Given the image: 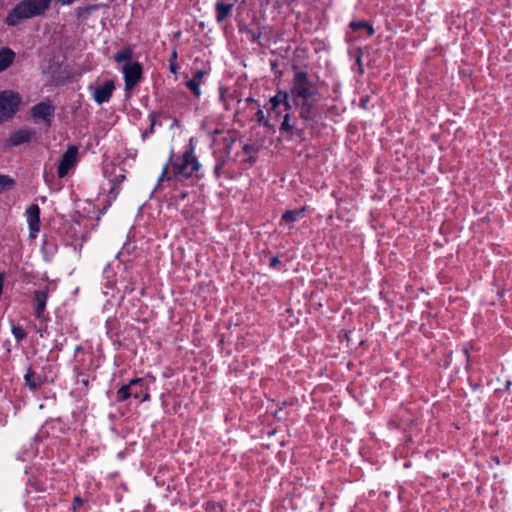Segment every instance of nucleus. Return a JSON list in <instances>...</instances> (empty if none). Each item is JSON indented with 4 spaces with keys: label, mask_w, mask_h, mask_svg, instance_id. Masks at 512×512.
I'll list each match as a JSON object with an SVG mask.
<instances>
[{
    "label": "nucleus",
    "mask_w": 512,
    "mask_h": 512,
    "mask_svg": "<svg viewBox=\"0 0 512 512\" xmlns=\"http://www.w3.org/2000/svg\"><path fill=\"white\" fill-rule=\"evenodd\" d=\"M304 211V208L298 210H287L282 214V222L291 228L294 222L302 218Z\"/></svg>",
    "instance_id": "a211bd4d"
},
{
    "label": "nucleus",
    "mask_w": 512,
    "mask_h": 512,
    "mask_svg": "<svg viewBox=\"0 0 512 512\" xmlns=\"http://www.w3.org/2000/svg\"><path fill=\"white\" fill-rule=\"evenodd\" d=\"M200 170L201 164L195 155L194 138H191L188 147L181 156L173 158V151H171L169 162L164 165L157 185L159 186L163 181L172 179L184 181L193 177L200 178Z\"/></svg>",
    "instance_id": "f257e3e1"
},
{
    "label": "nucleus",
    "mask_w": 512,
    "mask_h": 512,
    "mask_svg": "<svg viewBox=\"0 0 512 512\" xmlns=\"http://www.w3.org/2000/svg\"><path fill=\"white\" fill-rule=\"evenodd\" d=\"M95 8H96V6H89V7H86V8H79L78 12H79V15H81L82 13H89L91 10H93Z\"/></svg>",
    "instance_id": "2f4dec72"
},
{
    "label": "nucleus",
    "mask_w": 512,
    "mask_h": 512,
    "mask_svg": "<svg viewBox=\"0 0 512 512\" xmlns=\"http://www.w3.org/2000/svg\"><path fill=\"white\" fill-rule=\"evenodd\" d=\"M81 382L84 386H88V379H83Z\"/></svg>",
    "instance_id": "e433bc0d"
},
{
    "label": "nucleus",
    "mask_w": 512,
    "mask_h": 512,
    "mask_svg": "<svg viewBox=\"0 0 512 512\" xmlns=\"http://www.w3.org/2000/svg\"><path fill=\"white\" fill-rule=\"evenodd\" d=\"M269 108L267 109L268 115L278 121L281 118L282 109L287 112L291 109L289 102V93L287 91H279L277 94L269 99Z\"/></svg>",
    "instance_id": "423d86ee"
},
{
    "label": "nucleus",
    "mask_w": 512,
    "mask_h": 512,
    "mask_svg": "<svg viewBox=\"0 0 512 512\" xmlns=\"http://www.w3.org/2000/svg\"><path fill=\"white\" fill-rule=\"evenodd\" d=\"M14 181L8 175L0 174V194L13 187Z\"/></svg>",
    "instance_id": "5701e85b"
},
{
    "label": "nucleus",
    "mask_w": 512,
    "mask_h": 512,
    "mask_svg": "<svg viewBox=\"0 0 512 512\" xmlns=\"http://www.w3.org/2000/svg\"><path fill=\"white\" fill-rule=\"evenodd\" d=\"M48 297L47 287L34 292V316L42 322H47L50 319L49 314L45 312Z\"/></svg>",
    "instance_id": "9d476101"
},
{
    "label": "nucleus",
    "mask_w": 512,
    "mask_h": 512,
    "mask_svg": "<svg viewBox=\"0 0 512 512\" xmlns=\"http://www.w3.org/2000/svg\"><path fill=\"white\" fill-rule=\"evenodd\" d=\"M150 118H151V125H150V129H149V131H146V132L142 135V137H143V138H146V137L148 136V134H150V133H152V132H153V128H154V124H155V122H154V119H153V116H152V115H150Z\"/></svg>",
    "instance_id": "7c9ffc66"
},
{
    "label": "nucleus",
    "mask_w": 512,
    "mask_h": 512,
    "mask_svg": "<svg viewBox=\"0 0 512 512\" xmlns=\"http://www.w3.org/2000/svg\"><path fill=\"white\" fill-rule=\"evenodd\" d=\"M16 53L8 48L2 47L0 49V73L7 70L15 61Z\"/></svg>",
    "instance_id": "dca6fc26"
},
{
    "label": "nucleus",
    "mask_w": 512,
    "mask_h": 512,
    "mask_svg": "<svg viewBox=\"0 0 512 512\" xmlns=\"http://www.w3.org/2000/svg\"><path fill=\"white\" fill-rule=\"evenodd\" d=\"M255 118L260 124H263L265 127L270 129L274 128V125L271 124L269 120L265 118L264 112L261 108H259L258 111L256 112Z\"/></svg>",
    "instance_id": "a878e982"
},
{
    "label": "nucleus",
    "mask_w": 512,
    "mask_h": 512,
    "mask_svg": "<svg viewBox=\"0 0 512 512\" xmlns=\"http://www.w3.org/2000/svg\"><path fill=\"white\" fill-rule=\"evenodd\" d=\"M293 70L292 86L290 88L292 99L313 98L314 100H319L320 93L318 87L309 78L308 73L297 67H294Z\"/></svg>",
    "instance_id": "7ed1b4c3"
},
{
    "label": "nucleus",
    "mask_w": 512,
    "mask_h": 512,
    "mask_svg": "<svg viewBox=\"0 0 512 512\" xmlns=\"http://www.w3.org/2000/svg\"><path fill=\"white\" fill-rule=\"evenodd\" d=\"M202 82L197 81L195 78H191L186 82V87L196 96L200 97L202 92L200 89Z\"/></svg>",
    "instance_id": "4be33fe9"
},
{
    "label": "nucleus",
    "mask_w": 512,
    "mask_h": 512,
    "mask_svg": "<svg viewBox=\"0 0 512 512\" xmlns=\"http://www.w3.org/2000/svg\"><path fill=\"white\" fill-rule=\"evenodd\" d=\"M52 0H21L9 11L5 23L14 27L21 21L38 17L45 13Z\"/></svg>",
    "instance_id": "f03ea898"
},
{
    "label": "nucleus",
    "mask_w": 512,
    "mask_h": 512,
    "mask_svg": "<svg viewBox=\"0 0 512 512\" xmlns=\"http://www.w3.org/2000/svg\"><path fill=\"white\" fill-rule=\"evenodd\" d=\"M247 101H248V102H254V99H252V98H248V99H247Z\"/></svg>",
    "instance_id": "4c0bfd02"
},
{
    "label": "nucleus",
    "mask_w": 512,
    "mask_h": 512,
    "mask_svg": "<svg viewBox=\"0 0 512 512\" xmlns=\"http://www.w3.org/2000/svg\"><path fill=\"white\" fill-rule=\"evenodd\" d=\"M25 385L29 387L30 390L35 391L42 385V378L38 375L32 367H28L25 375H24Z\"/></svg>",
    "instance_id": "f3484780"
},
{
    "label": "nucleus",
    "mask_w": 512,
    "mask_h": 512,
    "mask_svg": "<svg viewBox=\"0 0 512 512\" xmlns=\"http://www.w3.org/2000/svg\"><path fill=\"white\" fill-rule=\"evenodd\" d=\"M133 56V49L129 46L123 48L122 50L118 51L115 55H114V60L115 62L117 63H122V62H131V58Z\"/></svg>",
    "instance_id": "6ab92c4d"
},
{
    "label": "nucleus",
    "mask_w": 512,
    "mask_h": 512,
    "mask_svg": "<svg viewBox=\"0 0 512 512\" xmlns=\"http://www.w3.org/2000/svg\"><path fill=\"white\" fill-rule=\"evenodd\" d=\"M55 114V106L51 101H43L34 105L30 109V115L35 123L42 121L46 126H50Z\"/></svg>",
    "instance_id": "0eeeda50"
},
{
    "label": "nucleus",
    "mask_w": 512,
    "mask_h": 512,
    "mask_svg": "<svg viewBox=\"0 0 512 512\" xmlns=\"http://www.w3.org/2000/svg\"><path fill=\"white\" fill-rule=\"evenodd\" d=\"M11 331L17 342H21L27 337V333L21 326L13 325Z\"/></svg>",
    "instance_id": "393cba45"
},
{
    "label": "nucleus",
    "mask_w": 512,
    "mask_h": 512,
    "mask_svg": "<svg viewBox=\"0 0 512 512\" xmlns=\"http://www.w3.org/2000/svg\"><path fill=\"white\" fill-rule=\"evenodd\" d=\"M281 264L280 258H270L269 266L271 268H277Z\"/></svg>",
    "instance_id": "c85d7f7f"
},
{
    "label": "nucleus",
    "mask_w": 512,
    "mask_h": 512,
    "mask_svg": "<svg viewBox=\"0 0 512 512\" xmlns=\"http://www.w3.org/2000/svg\"><path fill=\"white\" fill-rule=\"evenodd\" d=\"M243 151L249 155V159L254 161V156L252 154H254L256 152V148L254 145L252 144H245L243 146Z\"/></svg>",
    "instance_id": "bb28decb"
},
{
    "label": "nucleus",
    "mask_w": 512,
    "mask_h": 512,
    "mask_svg": "<svg viewBox=\"0 0 512 512\" xmlns=\"http://www.w3.org/2000/svg\"><path fill=\"white\" fill-rule=\"evenodd\" d=\"M233 8V3H225L222 0H218L215 3V18L217 23H222L227 17H229Z\"/></svg>",
    "instance_id": "2eb2a0df"
},
{
    "label": "nucleus",
    "mask_w": 512,
    "mask_h": 512,
    "mask_svg": "<svg viewBox=\"0 0 512 512\" xmlns=\"http://www.w3.org/2000/svg\"><path fill=\"white\" fill-rule=\"evenodd\" d=\"M313 98L294 99V104L299 109V117L305 122H312L316 117V102Z\"/></svg>",
    "instance_id": "f8f14e48"
},
{
    "label": "nucleus",
    "mask_w": 512,
    "mask_h": 512,
    "mask_svg": "<svg viewBox=\"0 0 512 512\" xmlns=\"http://www.w3.org/2000/svg\"><path fill=\"white\" fill-rule=\"evenodd\" d=\"M350 27L353 30L366 29L368 36H372L374 34V32H375L374 28L372 27V25L369 24L366 21H352L350 23Z\"/></svg>",
    "instance_id": "412c9836"
},
{
    "label": "nucleus",
    "mask_w": 512,
    "mask_h": 512,
    "mask_svg": "<svg viewBox=\"0 0 512 512\" xmlns=\"http://www.w3.org/2000/svg\"><path fill=\"white\" fill-rule=\"evenodd\" d=\"M222 166H223L222 163H217L214 167V173L216 174L217 177H219V175H220V170H221Z\"/></svg>",
    "instance_id": "72a5a7b5"
},
{
    "label": "nucleus",
    "mask_w": 512,
    "mask_h": 512,
    "mask_svg": "<svg viewBox=\"0 0 512 512\" xmlns=\"http://www.w3.org/2000/svg\"><path fill=\"white\" fill-rule=\"evenodd\" d=\"M35 131L31 129H19L11 133L10 137L6 140V147H15L31 141Z\"/></svg>",
    "instance_id": "4468645a"
},
{
    "label": "nucleus",
    "mask_w": 512,
    "mask_h": 512,
    "mask_svg": "<svg viewBox=\"0 0 512 512\" xmlns=\"http://www.w3.org/2000/svg\"><path fill=\"white\" fill-rule=\"evenodd\" d=\"M56 3L62 5V6H70L72 5L76 0H55Z\"/></svg>",
    "instance_id": "c756f323"
},
{
    "label": "nucleus",
    "mask_w": 512,
    "mask_h": 512,
    "mask_svg": "<svg viewBox=\"0 0 512 512\" xmlns=\"http://www.w3.org/2000/svg\"><path fill=\"white\" fill-rule=\"evenodd\" d=\"M205 74H206V72L204 70H198L193 75V78H195L197 81L202 82Z\"/></svg>",
    "instance_id": "cd10ccee"
},
{
    "label": "nucleus",
    "mask_w": 512,
    "mask_h": 512,
    "mask_svg": "<svg viewBox=\"0 0 512 512\" xmlns=\"http://www.w3.org/2000/svg\"><path fill=\"white\" fill-rule=\"evenodd\" d=\"M27 223L30 230V237L36 238L40 230V208L37 204H31L27 211Z\"/></svg>",
    "instance_id": "ddd939ff"
},
{
    "label": "nucleus",
    "mask_w": 512,
    "mask_h": 512,
    "mask_svg": "<svg viewBox=\"0 0 512 512\" xmlns=\"http://www.w3.org/2000/svg\"><path fill=\"white\" fill-rule=\"evenodd\" d=\"M295 129L294 122H291V116L290 113L287 111L285 115L283 116V120L280 124L279 130L281 133H290L293 135V131Z\"/></svg>",
    "instance_id": "aec40b11"
},
{
    "label": "nucleus",
    "mask_w": 512,
    "mask_h": 512,
    "mask_svg": "<svg viewBox=\"0 0 512 512\" xmlns=\"http://www.w3.org/2000/svg\"><path fill=\"white\" fill-rule=\"evenodd\" d=\"M82 503V500L80 497L74 498V506H79Z\"/></svg>",
    "instance_id": "f704fd0d"
},
{
    "label": "nucleus",
    "mask_w": 512,
    "mask_h": 512,
    "mask_svg": "<svg viewBox=\"0 0 512 512\" xmlns=\"http://www.w3.org/2000/svg\"><path fill=\"white\" fill-rule=\"evenodd\" d=\"M22 102L21 95L13 90L0 92V123L11 119Z\"/></svg>",
    "instance_id": "39448f33"
},
{
    "label": "nucleus",
    "mask_w": 512,
    "mask_h": 512,
    "mask_svg": "<svg viewBox=\"0 0 512 512\" xmlns=\"http://www.w3.org/2000/svg\"><path fill=\"white\" fill-rule=\"evenodd\" d=\"M44 332H46V329L45 330H38V333L40 335V337H43L44 336Z\"/></svg>",
    "instance_id": "c9c22d12"
},
{
    "label": "nucleus",
    "mask_w": 512,
    "mask_h": 512,
    "mask_svg": "<svg viewBox=\"0 0 512 512\" xmlns=\"http://www.w3.org/2000/svg\"><path fill=\"white\" fill-rule=\"evenodd\" d=\"M142 66L139 62H128L123 67L125 90H132L142 78Z\"/></svg>",
    "instance_id": "6e6552de"
},
{
    "label": "nucleus",
    "mask_w": 512,
    "mask_h": 512,
    "mask_svg": "<svg viewBox=\"0 0 512 512\" xmlns=\"http://www.w3.org/2000/svg\"><path fill=\"white\" fill-rule=\"evenodd\" d=\"M78 148L76 146H70L62 155L60 163L57 168V175L59 178H64L70 169H72L77 163Z\"/></svg>",
    "instance_id": "9b49d317"
},
{
    "label": "nucleus",
    "mask_w": 512,
    "mask_h": 512,
    "mask_svg": "<svg viewBox=\"0 0 512 512\" xmlns=\"http://www.w3.org/2000/svg\"><path fill=\"white\" fill-rule=\"evenodd\" d=\"M132 252H133V250H130V248H129V247H127V248H126V247H124V248H123V250H122V251H120V252H118L116 256H117V257H120L121 255H123V254H125V253H126V254H130V253H132Z\"/></svg>",
    "instance_id": "473e14b6"
},
{
    "label": "nucleus",
    "mask_w": 512,
    "mask_h": 512,
    "mask_svg": "<svg viewBox=\"0 0 512 512\" xmlns=\"http://www.w3.org/2000/svg\"><path fill=\"white\" fill-rule=\"evenodd\" d=\"M133 397L141 402L150 399L148 386L143 378H134L128 384L121 386L116 392L117 402H124L128 398Z\"/></svg>",
    "instance_id": "20e7f679"
},
{
    "label": "nucleus",
    "mask_w": 512,
    "mask_h": 512,
    "mask_svg": "<svg viewBox=\"0 0 512 512\" xmlns=\"http://www.w3.org/2000/svg\"><path fill=\"white\" fill-rule=\"evenodd\" d=\"M88 90L97 104H103L111 99L115 84L113 80H107L100 86L89 85Z\"/></svg>",
    "instance_id": "1a4fd4ad"
},
{
    "label": "nucleus",
    "mask_w": 512,
    "mask_h": 512,
    "mask_svg": "<svg viewBox=\"0 0 512 512\" xmlns=\"http://www.w3.org/2000/svg\"><path fill=\"white\" fill-rule=\"evenodd\" d=\"M177 59H178V53H177V50L174 49L171 53V56L169 58V69H170V72L173 73V74H177L178 72V69H179V66L177 64Z\"/></svg>",
    "instance_id": "b1692460"
}]
</instances>
